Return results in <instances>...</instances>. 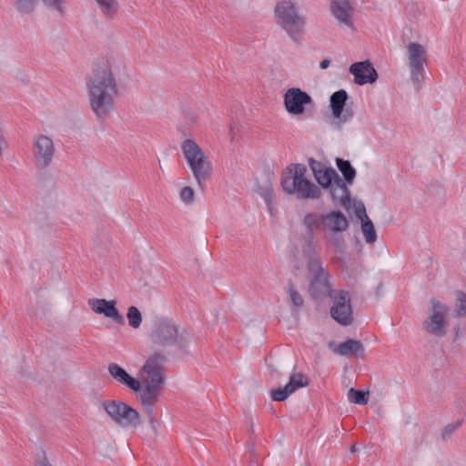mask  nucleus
<instances>
[{
    "label": "nucleus",
    "instance_id": "f257e3e1",
    "mask_svg": "<svg viewBox=\"0 0 466 466\" xmlns=\"http://www.w3.org/2000/svg\"><path fill=\"white\" fill-rule=\"evenodd\" d=\"M165 361L166 357L163 352L157 351L151 355L141 368V371L145 374L141 380L133 378L116 363H109L107 369L110 376L117 384L126 386L133 392L137 393L141 405L150 408L157 396L160 395L163 390L165 376L161 367Z\"/></svg>",
    "mask_w": 466,
    "mask_h": 466
},
{
    "label": "nucleus",
    "instance_id": "f03ea898",
    "mask_svg": "<svg viewBox=\"0 0 466 466\" xmlns=\"http://www.w3.org/2000/svg\"><path fill=\"white\" fill-rule=\"evenodd\" d=\"M86 87L91 109L99 120H105L113 112L118 95L111 60L99 58L94 62L86 77Z\"/></svg>",
    "mask_w": 466,
    "mask_h": 466
},
{
    "label": "nucleus",
    "instance_id": "7ed1b4c3",
    "mask_svg": "<svg viewBox=\"0 0 466 466\" xmlns=\"http://www.w3.org/2000/svg\"><path fill=\"white\" fill-rule=\"evenodd\" d=\"M308 162L318 183L317 186L321 189L329 190L331 200L336 204H339L346 210H349L351 206L350 191L348 187H345V182H342V178L337 171L313 157H309Z\"/></svg>",
    "mask_w": 466,
    "mask_h": 466
},
{
    "label": "nucleus",
    "instance_id": "20e7f679",
    "mask_svg": "<svg viewBox=\"0 0 466 466\" xmlns=\"http://www.w3.org/2000/svg\"><path fill=\"white\" fill-rule=\"evenodd\" d=\"M150 339L160 347L174 346L186 351L188 346V334L168 318H157L154 320Z\"/></svg>",
    "mask_w": 466,
    "mask_h": 466
},
{
    "label": "nucleus",
    "instance_id": "39448f33",
    "mask_svg": "<svg viewBox=\"0 0 466 466\" xmlns=\"http://www.w3.org/2000/svg\"><path fill=\"white\" fill-rule=\"evenodd\" d=\"M275 19L288 35L295 42H299L304 33L307 18L291 0L279 2L274 9Z\"/></svg>",
    "mask_w": 466,
    "mask_h": 466
},
{
    "label": "nucleus",
    "instance_id": "423d86ee",
    "mask_svg": "<svg viewBox=\"0 0 466 466\" xmlns=\"http://www.w3.org/2000/svg\"><path fill=\"white\" fill-rule=\"evenodd\" d=\"M181 150L198 187L204 190V185L212 174V164L209 158L196 141L190 138L181 143Z\"/></svg>",
    "mask_w": 466,
    "mask_h": 466
},
{
    "label": "nucleus",
    "instance_id": "0eeeda50",
    "mask_svg": "<svg viewBox=\"0 0 466 466\" xmlns=\"http://www.w3.org/2000/svg\"><path fill=\"white\" fill-rule=\"evenodd\" d=\"M308 270L312 275L310 279L309 292L315 300L331 297L334 291L331 290L329 275L322 267L319 255L310 256L308 262Z\"/></svg>",
    "mask_w": 466,
    "mask_h": 466
},
{
    "label": "nucleus",
    "instance_id": "6e6552de",
    "mask_svg": "<svg viewBox=\"0 0 466 466\" xmlns=\"http://www.w3.org/2000/svg\"><path fill=\"white\" fill-rule=\"evenodd\" d=\"M102 407L111 420L121 427L136 428L140 424L139 413L123 401L105 400Z\"/></svg>",
    "mask_w": 466,
    "mask_h": 466
},
{
    "label": "nucleus",
    "instance_id": "1a4fd4ad",
    "mask_svg": "<svg viewBox=\"0 0 466 466\" xmlns=\"http://www.w3.org/2000/svg\"><path fill=\"white\" fill-rule=\"evenodd\" d=\"M431 310L429 317L422 322V329L437 338H442L447 333V317L450 308L437 300L431 299Z\"/></svg>",
    "mask_w": 466,
    "mask_h": 466
},
{
    "label": "nucleus",
    "instance_id": "9d476101",
    "mask_svg": "<svg viewBox=\"0 0 466 466\" xmlns=\"http://www.w3.org/2000/svg\"><path fill=\"white\" fill-rule=\"evenodd\" d=\"M407 56L410 70V79L417 90H420L424 81V66L427 63V52L419 43L411 42L407 46Z\"/></svg>",
    "mask_w": 466,
    "mask_h": 466
},
{
    "label": "nucleus",
    "instance_id": "9b49d317",
    "mask_svg": "<svg viewBox=\"0 0 466 466\" xmlns=\"http://www.w3.org/2000/svg\"><path fill=\"white\" fill-rule=\"evenodd\" d=\"M280 184L286 194L295 195L299 200L319 199L322 196L321 188L309 178L301 180L281 178Z\"/></svg>",
    "mask_w": 466,
    "mask_h": 466
},
{
    "label": "nucleus",
    "instance_id": "f8f14e48",
    "mask_svg": "<svg viewBox=\"0 0 466 466\" xmlns=\"http://www.w3.org/2000/svg\"><path fill=\"white\" fill-rule=\"evenodd\" d=\"M55 145L51 137L46 135H37L32 143L33 162L36 168H47L55 157Z\"/></svg>",
    "mask_w": 466,
    "mask_h": 466
},
{
    "label": "nucleus",
    "instance_id": "ddd939ff",
    "mask_svg": "<svg viewBox=\"0 0 466 466\" xmlns=\"http://www.w3.org/2000/svg\"><path fill=\"white\" fill-rule=\"evenodd\" d=\"M348 99V93L344 89H339L330 96L329 106L333 116L332 125L337 128H340L354 116L352 107L347 105Z\"/></svg>",
    "mask_w": 466,
    "mask_h": 466
},
{
    "label": "nucleus",
    "instance_id": "4468645a",
    "mask_svg": "<svg viewBox=\"0 0 466 466\" xmlns=\"http://www.w3.org/2000/svg\"><path fill=\"white\" fill-rule=\"evenodd\" d=\"M330 298L333 300L330 309L331 317L343 326L350 325L353 318L350 293L346 290L334 291Z\"/></svg>",
    "mask_w": 466,
    "mask_h": 466
},
{
    "label": "nucleus",
    "instance_id": "2eb2a0df",
    "mask_svg": "<svg viewBox=\"0 0 466 466\" xmlns=\"http://www.w3.org/2000/svg\"><path fill=\"white\" fill-rule=\"evenodd\" d=\"M311 103V96L299 87H291L284 95L285 108L290 115H303L305 106Z\"/></svg>",
    "mask_w": 466,
    "mask_h": 466
},
{
    "label": "nucleus",
    "instance_id": "dca6fc26",
    "mask_svg": "<svg viewBox=\"0 0 466 466\" xmlns=\"http://www.w3.org/2000/svg\"><path fill=\"white\" fill-rule=\"evenodd\" d=\"M43 5L50 11L56 12L60 16H64L68 0H40ZM38 0H13L15 9L23 15L33 13L36 7Z\"/></svg>",
    "mask_w": 466,
    "mask_h": 466
},
{
    "label": "nucleus",
    "instance_id": "f3484780",
    "mask_svg": "<svg viewBox=\"0 0 466 466\" xmlns=\"http://www.w3.org/2000/svg\"><path fill=\"white\" fill-rule=\"evenodd\" d=\"M91 309L96 314L104 315L111 319L115 323L123 325L125 323L124 316L116 309V300H106L105 299H93L88 300Z\"/></svg>",
    "mask_w": 466,
    "mask_h": 466
},
{
    "label": "nucleus",
    "instance_id": "a211bd4d",
    "mask_svg": "<svg viewBox=\"0 0 466 466\" xmlns=\"http://www.w3.org/2000/svg\"><path fill=\"white\" fill-rule=\"evenodd\" d=\"M349 71L354 76V82L360 86L372 84L378 79V73L369 60L353 63Z\"/></svg>",
    "mask_w": 466,
    "mask_h": 466
},
{
    "label": "nucleus",
    "instance_id": "6ab92c4d",
    "mask_svg": "<svg viewBox=\"0 0 466 466\" xmlns=\"http://www.w3.org/2000/svg\"><path fill=\"white\" fill-rule=\"evenodd\" d=\"M322 224L334 234L346 231L350 225L346 216L339 210L322 215Z\"/></svg>",
    "mask_w": 466,
    "mask_h": 466
},
{
    "label": "nucleus",
    "instance_id": "aec40b11",
    "mask_svg": "<svg viewBox=\"0 0 466 466\" xmlns=\"http://www.w3.org/2000/svg\"><path fill=\"white\" fill-rule=\"evenodd\" d=\"M352 6L349 0H332L330 3V11L333 16L340 25L352 27L351 15Z\"/></svg>",
    "mask_w": 466,
    "mask_h": 466
},
{
    "label": "nucleus",
    "instance_id": "412c9836",
    "mask_svg": "<svg viewBox=\"0 0 466 466\" xmlns=\"http://www.w3.org/2000/svg\"><path fill=\"white\" fill-rule=\"evenodd\" d=\"M334 352L347 358L356 357L364 359L365 357L363 344L361 341L353 339H348L344 342L339 343L338 347L334 349Z\"/></svg>",
    "mask_w": 466,
    "mask_h": 466
},
{
    "label": "nucleus",
    "instance_id": "4be33fe9",
    "mask_svg": "<svg viewBox=\"0 0 466 466\" xmlns=\"http://www.w3.org/2000/svg\"><path fill=\"white\" fill-rule=\"evenodd\" d=\"M336 165L338 169L342 174V182H345V187H348V185H352L357 172L356 169L352 167L351 163L349 160L337 157Z\"/></svg>",
    "mask_w": 466,
    "mask_h": 466
},
{
    "label": "nucleus",
    "instance_id": "5701e85b",
    "mask_svg": "<svg viewBox=\"0 0 466 466\" xmlns=\"http://www.w3.org/2000/svg\"><path fill=\"white\" fill-rule=\"evenodd\" d=\"M105 16L108 20L115 19L119 11V5L116 0H95Z\"/></svg>",
    "mask_w": 466,
    "mask_h": 466
},
{
    "label": "nucleus",
    "instance_id": "b1692460",
    "mask_svg": "<svg viewBox=\"0 0 466 466\" xmlns=\"http://www.w3.org/2000/svg\"><path fill=\"white\" fill-rule=\"evenodd\" d=\"M307 167L304 164H290L282 173L281 178H289V180L305 179Z\"/></svg>",
    "mask_w": 466,
    "mask_h": 466
},
{
    "label": "nucleus",
    "instance_id": "393cba45",
    "mask_svg": "<svg viewBox=\"0 0 466 466\" xmlns=\"http://www.w3.org/2000/svg\"><path fill=\"white\" fill-rule=\"evenodd\" d=\"M303 224L306 227L308 236L312 238L314 230L319 228L322 224V215H318L315 212L308 213L304 217Z\"/></svg>",
    "mask_w": 466,
    "mask_h": 466
},
{
    "label": "nucleus",
    "instance_id": "a878e982",
    "mask_svg": "<svg viewBox=\"0 0 466 466\" xmlns=\"http://www.w3.org/2000/svg\"><path fill=\"white\" fill-rule=\"evenodd\" d=\"M288 294H289V302L290 306L293 308L292 310L298 309L303 307L304 299L300 293L296 289L293 282L289 280L288 282Z\"/></svg>",
    "mask_w": 466,
    "mask_h": 466
},
{
    "label": "nucleus",
    "instance_id": "bb28decb",
    "mask_svg": "<svg viewBox=\"0 0 466 466\" xmlns=\"http://www.w3.org/2000/svg\"><path fill=\"white\" fill-rule=\"evenodd\" d=\"M160 395H157L156 398V400L151 404L150 408L147 405H142L144 408L145 413L147 415L150 428L152 430V433L154 435H161L164 434V432L161 431V424L154 419V405L158 401Z\"/></svg>",
    "mask_w": 466,
    "mask_h": 466
},
{
    "label": "nucleus",
    "instance_id": "cd10ccee",
    "mask_svg": "<svg viewBox=\"0 0 466 466\" xmlns=\"http://www.w3.org/2000/svg\"><path fill=\"white\" fill-rule=\"evenodd\" d=\"M369 391L350 388L348 391V399L351 403L365 405L369 401Z\"/></svg>",
    "mask_w": 466,
    "mask_h": 466
},
{
    "label": "nucleus",
    "instance_id": "c85d7f7f",
    "mask_svg": "<svg viewBox=\"0 0 466 466\" xmlns=\"http://www.w3.org/2000/svg\"><path fill=\"white\" fill-rule=\"evenodd\" d=\"M361 231L368 244H374L377 240V233L372 221L370 218L361 222Z\"/></svg>",
    "mask_w": 466,
    "mask_h": 466
},
{
    "label": "nucleus",
    "instance_id": "c756f323",
    "mask_svg": "<svg viewBox=\"0 0 466 466\" xmlns=\"http://www.w3.org/2000/svg\"><path fill=\"white\" fill-rule=\"evenodd\" d=\"M286 385L293 393L298 389L308 386L309 380L302 373H294L291 374L289 381Z\"/></svg>",
    "mask_w": 466,
    "mask_h": 466
},
{
    "label": "nucleus",
    "instance_id": "7c9ffc66",
    "mask_svg": "<svg viewBox=\"0 0 466 466\" xmlns=\"http://www.w3.org/2000/svg\"><path fill=\"white\" fill-rule=\"evenodd\" d=\"M455 317H466V293L461 290L456 292Z\"/></svg>",
    "mask_w": 466,
    "mask_h": 466
},
{
    "label": "nucleus",
    "instance_id": "2f4dec72",
    "mask_svg": "<svg viewBox=\"0 0 466 466\" xmlns=\"http://www.w3.org/2000/svg\"><path fill=\"white\" fill-rule=\"evenodd\" d=\"M127 319L128 325L133 329H138L142 323V315L139 309L135 306H130L127 309Z\"/></svg>",
    "mask_w": 466,
    "mask_h": 466
},
{
    "label": "nucleus",
    "instance_id": "473e14b6",
    "mask_svg": "<svg viewBox=\"0 0 466 466\" xmlns=\"http://www.w3.org/2000/svg\"><path fill=\"white\" fill-rule=\"evenodd\" d=\"M35 466H53L47 458L46 450L42 446L36 448Z\"/></svg>",
    "mask_w": 466,
    "mask_h": 466
},
{
    "label": "nucleus",
    "instance_id": "72a5a7b5",
    "mask_svg": "<svg viewBox=\"0 0 466 466\" xmlns=\"http://www.w3.org/2000/svg\"><path fill=\"white\" fill-rule=\"evenodd\" d=\"M463 422L464 420L461 419L447 424L442 430L441 437H450L451 435L457 434L458 430L462 426Z\"/></svg>",
    "mask_w": 466,
    "mask_h": 466
},
{
    "label": "nucleus",
    "instance_id": "f704fd0d",
    "mask_svg": "<svg viewBox=\"0 0 466 466\" xmlns=\"http://www.w3.org/2000/svg\"><path fill=\"white\" fill-rule=\"evenodd\" d=\"M315 237L311 238L308 234H306L305 242L302 246V252L305 256L308 257V262L309 261L310 256L317 255L315 252Z\"/></svg>",
    "mask_w": 466,
    "mask_h": 466
},
{
    "label": "nucleus",
    "instance_id": "c9c22d12",
    "mask_svg": "<svg viewBox=\"0 0 466 466\" xmlns=\"http://www.w3.org/2000/svg\"><path fill=\"white\" fill-rule=\"evenodd\" d=\"M179 198L182 202H184L187 205H190L195 201V191L189 186L184 187L180 190Z\"/></svg>",
    "mask_w": 466,
    "mask_h": 466
},
{
    "label": "nucleus",
    "instance_id": "e433bc0d",
    "mask_svg": "<svg viewBox=\"0 0 466 466\" xmlns=\"http://www.w3.org/2000/svg\"><path fill=\"white\" fill-rule=\"evenodd\" d=\"M291 393V390L286 385L283 388L273 390L271 399L274 401H284Z\"/></svg>",
    "mask_w": 466,
    "mask_h": 466
},
{
    "label": "nucleus",
    "instance_id": "4c0bfd02",
    "mask_svg": "<svg viewBox=\"0 0 466 466\" xmlns=\"http://www.w3.org/2000/svg\"><path fill=\"white\" fill-rule=\"evenodd\" d=\"M355 215L356 217L361 221L363 222V220H367V218H369L368 215H367V212H366V208L364 206V204L362 202H360L356 207H355Z\"/></svg>",
    "mask_w": 466,
    "mask_h": 466
},
{
    "label": "nucleus",
    "instance_id": "58836bf2",
    "mask_svg": "<svg viewBox=\"0 0 466 466\" xmlns=\"http://www.w3.org/2000/svg\"><path fill=\"white\" fill-rule=\"evenodd\" d=\"M331 242L337 249H341L344 245V238L342 236H339L338 234L333 233Z\"/></svg>",
    "mask_w": 466,
    "mask_h": 466
},
{
    "label": "nucleus",
    "instance_id": "ea45409f",
    "mask_svg": "<svg viewBox=\"0 0 466 466\" xmlns=\"http://www.w3.org/2000/svg\"><path fill=\"white\" fill-rule=\"evenodd\" d=\"M262 198H264L265 202L268 206H270L273 198V192L270 188H266L261 193Z\"/></svg>",
    "mask_w": 466,
    "mask_h": 466
},
{
    "label": "nucleus",
    "instance_id": "a19ab883",
    "mask_svg": "<svg viewBox=\"0 0 466 466\" xmlns=\"http://www.w3.org/2000/svg\"><path fill=\"white\" fill-rule=\"evenodd\" d=\"M330 61L329 59H324L319 63V67L321 69H326L329 66Z\"/></svg>",
    "mask_w": 466,
    "mask_h": 466
},
{
    "label": "nucleus",
    "instance_id": "79ce46f5",
    "mask_svg": "<svg viewBox=\"0 0 466 466\" xmlns=\"http://www.w3.org/2000/svg\"><path fill=\"white\" fill-rule=\"evenodd\" d=\"M360 450V448L357 447V444L354 443L353 445L350 446V453L351 454H355L357 452V451Z\"/></svg>",
    "mask_w": 466,
    "mask_h": 466
},
{
    "label": "nucleus",
    "instance_id": "37998d69",
    "mask_svg": "<svg viewBox=\"0 0 466 466\" xmlns=\"http://www.w3.org/2000/svg\"><path fill=\"white\" fill-rule=\"evenodd\" d=\"M460 328H455V336L458 337Z\"/></svg>",
    "mask_w": 466,
    "mask_h": 466
}]
</instances>
